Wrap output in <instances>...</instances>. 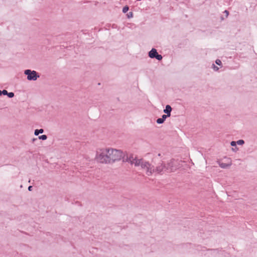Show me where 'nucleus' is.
Returning a JSON list of instances; mask_svg holds the SVG:
<instances>
[{"instance_id": "20e7f679", "label": "nucleus", "mask_w": 257, "mask_h": 257, "mask_svg": "<svg viewBox=\"0 0 257 257\" xmlns=\"http://www.w3.org/2000/svg\"><path fill=\"white\" fill-rule=\"evenodd\" d=\"M24 74L27 75V79L29 81H35L40 77V75L35 70L27 69L24 71Z\"/></svg>"}, {"instance_id": "f03ea898", "label": "nucleus", "mask_w": 257, "mask_h": 257, "mask_svg": "<svg viewBox=\"0 0 257 257\" xmlns=\"http://www.w3.org/2000/svg\"><path fill=\"white\" fill-rule=\"evenodd\" d=\"M135 166H141L142 169L146 172V174L148 176H151L154 173L155 170V166L143 159H139V161L135 162Z\"/></svg>"}, {"instance_id": "6e6552de", "label": "nucleus", "mask_w": 257, "mask_h": 257, "mask_svg": "<svg viewBox=\"0 0 257 257\" xmlns=\"http://www.w3.org/2000/svg\"><path fill=\"white\" fill-rule=\"evenodd\" d=\"M172 109V107L170 105H167L165 109H164V112L166 113L168 116H170Z\"/></svg>"}, {"instance_id": "f3484780", "label": "nucleus", "mask_w": 257, "mask_h": 257, "mask_svg": "<svg viewBox=\"0 0 257 257\" xmlns=\"http://www.w3.org/2000/svg\"><path fill=\"white\" fill-rule=\"evenodd\" d=\"M127 18H132L133 17V12H129L127 14Z\"/></svg>"}, {"instance_id": "39448f33", "label": "nucleus", "mask_w": 257, "mask_h": 257, "mask_svg": "<svg viewBox=\"0 0 257 257\" xmlns=\"http://www.w3.org/2000/svg\"><path fill=\"white\" fill-rule=\"evenodd\" d=\"M154 173L161 175L167 173L166 165L163 162L158 164L157 166L155 167Z\"/></svg>"}, {"instance_id": "393cba45", "label": "nucleus", "mask_w": 257, "mask_h": 257, "mask_svg": "<svg viewBox=\"0 0 257 257\" xmlns=\"http://www.w3.org/2000/svg\"><path fill=\"white\" fill-rule=\"evenodd\" d=\"M36 140H37V138H35V139L34 138V139H33V142H34V141H36Z\"/></svg>"}, {"instance_id": "423d86ee", "label": "nucleus", "mask_w": 257, "mask_h": 257, "mask_svg": "<svg viewBox=\"0 0 257 257\" xmlns=\"http://www.w3.org/2000/svg\"><path fill=\"white\" fill-rule=\"evenodd\" d=\"M121 159L123 160V162H128L131 165H134L135 166V162L137 161H139V159H138L137 157L134 158L133 155H130L128 156L127 154H125V153L123 152V155Z\"/></svg>"}, {"instance_id": "2eb2a0df", "label": "nucleus", "mask_w": 257, "mask_h": 257, "mask_svg": "<svg viewBox=\"0 0 257 257\" xmlns=\"http://www.w3.org/2000/svg\"><path fill=\"white\" fill-rule=\"evenodd\" d=\"M7 96L9 98H13L14 96V93L13 92H8V94H7Z\"/></svg>"}, {"instance_id": "412c9836", "label": "nucleus", "mask_w": 257, "mask_h": 257, "mask_svg": "<svg viewBox=\"0 0 257 257\" xmlns=\"http://www.w3.org/2000/svg\"><path fill=\"white\" fill-rule=\"evenodd\" d=\"M3 94L7 95L8 94V92L6 90H3L2 91Z\"/></svg>"}, {"instance_id": "0eeeda50", "label": "nucleus", "mask_w": 257, "mask_h": 257, "mask_svg": "<svg viewBox=\"0 0 257 257\" xmlns=\"http://www.w3.org/2000/svg\"><path fill=\"white\" fill-rule=\"evenodd\" d=\"M158 54L157 51L155 48H152V50L149 52V57L151 58H155L156 56Z\"/></svg>"}, {"instance_id": "4be33fe9", "label": "nucleus", "mask_w": 257, "mask_h": 257, "mask_svg": "<svg viewBox=\"0 0 257 257\" xmlns=\"http://www.w3.org/2000/svg\"><path fill=\"white\" fill-rule=\"evenodd\" d=\"M227 166H228V165L225 164H224V163H222V164H220V166L222 168H225Z\"/></svg>"}, {"instance_id": "7ed1b4c3", "label": "nucleus", "mask_w": 257, "mask_h": 257, "mask_svg": "<svg viewBox=\"0 0 257 257\" xmlns=\"http://www.w3.org/2000/svg\"><path fill=\"white\" fill-rule=\"evenodd\" d=\"M181 161L174 159H171L166 165L167 173L174 172L181 167Z\"/></svg>"}, {"instance_id": "ddd939ff", "label": "nucleus", "mask_w": 257, "mask_h": 257, "mask_svg": "<svg viewBox=\"0 0 257 257\" xmlns=\"http://www.w3.org/2000/svg\"><path fill=\"white\" fill-rule=\"evenodd\" d=\"M156 122L158 124H162L164 122V121L161 119V118H159L157 119Z\"/></svg>"}, {"instance_id": "9b49d317", "label": "nucleus", "mask_w": 257, "mask_h": 257, "mask_svg": "<svg viewBox=\"0 0 257 257\" xmlns=\"http://www.w3.org/2000/svg\"><path fill=\"white\" fill-rule=\"evenodd\" d=\"M129 10V7L127 6H125L122 9V12L123 13H126Z\"/></svg>"}, {"instance_id": "6ab92c4d", "label": "nucleus", "mask_w": 257, "mask_h": 257, "mask_svg": "<svg viewBox=\"0 0 257 257\" xmlns=\"http://www.w3.org/2000/svg\"><path fill=\"white\" fill-rule=\"evenodd\" d=\"M212 67H213V69L215 71H218L219 70V68L218 67L216 66L214 64H213V65H212Z\"/></svg>"}, {"instance_id": "a878e982", "label": "nucleus", "mask_w": 257, "mask_h": 257, "mask_svg": "<svg viewBox=\"0 0 257 257\" xmlns=\"http://www.w3.org/2000/svg\"><path fill=\"white\" fill-rule=\"evenodd\" d=\"M2 91V90H0V95H1L3 94Z\"/></svg>"}, {"instance_id": "aec40b11", "label": "nucleus", "mask_w": 257, "mask_h": 257, "mask_svg": "<svg viewBox=\"0 0 257 257\" xmlns=\"http://www.w3.org/2000/svg\"><path fill=\"white\" fill-rule=\"evenodd\" d=\"M236 145V142H235V141H232L231 143H230V145L232 147H234V146H235Z\"/></svg>"}, {"instance_id": "f8f14e48", "label": "nucleus", "mask_w": 257, "mask_h": 257, "mask_svg": "<svg viewBox=\"0 0 257 257\" xmlns=\"http://www.w3.org/2000/svg\"><path fill=\"white\" fill-rule=\"evenodd\" d=\"M155 58H156L157 60H158L159 61H160V60H161L162 59L163 57H162L161 55H160V54H158L156 56Z\"/></svg>"}, {"instance_id": "bb28decb", "label": "nucleus", "mask_w": 257, "mask_h": 257, "mask_svg": "<svg viewBox=\"0 0 257 257\" xmlns=\"http://www.w3.org/2000/svg\"><path fill=\"white\" fill-rule=\"evenodd\" d=\"M158 156H161V154H158Z\"/></svg>"}, {"instance_id": "dca6fc26", "label": "nucleus", "mask_w": 257, "mask_h": 257, "mask_svg": "<svg viewBox=\"0 0 257 257\" xmlns=\"http://www.w3.org/2000/svg\"><path fill=\"white\" fill-rule=\"evenodd\" d=\"M215 63L217 65H218L219 66H220L222 64V62L219 59L216 60Z\"/></svg>"}, {"instance_id": "b1692460", "label": "nucleus", "mask_w": 257, "mask_h": 257, "mask_svg": "<svg viewBox=\"0 0 257 257\" xmlns=\"http://www.w3.org/2000/svg\"><path fill=\"white\" fill-rule=\"evenodd\" d=\"M32 186H30L28 187V190L31 191H32Z\"/></svg>"}, {"instance_id": "f257e3e1", "label": "nucleus", "mask_w": 257, "mask_h": 257, "mask_svg": "<svg viewBox=\"0 0 257 257\" xmlns=\"http://www.w3.org/2000/svg\"><path fill=\"white\" fill-rule=\"evenodd\" d=\"M123 155V152L120 150L104 148L97 151L95 160L100 163L111 164L120 160Z\"/></svg>"}, {"instance_id": "9d476101", "label": "nucleus", "mask_w": 257, "mask_h": 257, "mask_svg": "<svg viewBox=\"0 0 257 257\" xmlns=\"http://www.w3.org/2000/svg\"><path fill=\"white\" fill-rule=\"evenodd\" d=\"M39 140H46L47 139V136L45 135L40 136L38 137Z\"/></svg>"}, {"instance_id": "4468645a", "label": "nucleus", "mask_w": 257, "mask_h": 257, "mask_svg": "<svg viewBox=\"0 0 257 257\" xmlns=\"http://www.w3.org/2000/svg\"><path fill=\"white\" fill-rule=\"evenodd\" d=\"M236 144L239 145H242L244 144V141L242 140H239L236 142Z\"/></svg>"}, {"instance_id": "1a4fd4ad", "label": "nucleus", "mask_w": 257, "mask_h": 257, "mask_svg": "<svg viewBox=\"0 0 257 257\" xmlns=\"http://www.w3.org/2000/svg\"><path fill=\"white\" fill-rule=\"evenodd\" d=\"M44 132V130L42 129V128H41V129H36L35 130V132H34V135L35 136H38L40 134H42Z\"/></svg>"}, {"instance_id": "5701e85b", "label": "nucleus", "mask_w": 257, "mask_h": 257, "mask_svg": "<svg viewBox=\"0 0 257 257\" xmlns=\"http://www.w3.org/2000/svg\"><path fill=\"white\" fill-rule=\"evenodd\" d=\"M224 13L225 14L226 17L227 18L228 17V15H229V12L228 11H227V10H225V11H224Z\"/></svg>"}, {"instance_id": "a211bd4d", "label": "nucleus", "mask_w": 257, "mask_h": 257, "mask_svg": "<svg viewBox=\"0 0 257 257\" xmlns=\"http://www.w3.org/2000/svg\"><path fill=\"white\" fill-rule=\"evenodd\" d=\"M167 117H169L167 114H163L162 116V117H161V119H162L164 121L165 120V119H166V118Z\"/></svg>"}]
</instances>
